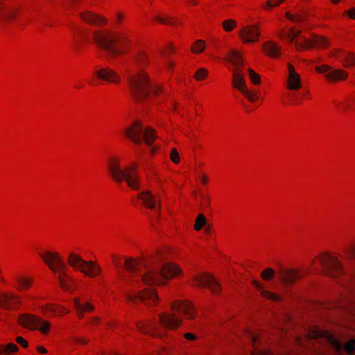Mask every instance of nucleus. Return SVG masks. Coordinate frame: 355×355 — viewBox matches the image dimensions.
I'll list each match as a JSON object with an SVG mask.
<instances>
[{
    "label": "nucleus",
    "instance_id": "f257e3e1",
    "mask_svg": "<svg viewBox=\"0 0 355 355\" xmlns=\"http://www.w3.org/2000/svg\"><path fill=\"white\" fill-rule=\"evenodd\" d=\"M162 256L161 252H157L154 256L140 259H126L125 268L130 272L139 273L137 281L142 284L148 286L162 284L166 279L180 272V268L173 263L161 264Z\"/></svg>",
    "mask_w": 355,
    "mask_h": 355
},
{
    "label": "nucleus",
    "instance_id": "6ab92c4d",
    "mask_svg": "<svg viewBox=\"0 0 355 355\" xmlns=\"http://www.w3.org/2000/svg\"><path fill=\"white\" fill-rule=\"evenodd\" d=\"M80 17L84 21L96 26L106 24L107 20L103 16L87 10L80 13Z\"/></svg>",
    "mask_w": 355,
    "mask_h": 355
},
{
    "label": "nucleus",
    "instance_id": "680f3d73",
    "mask_svg": "<svg viewBox=\"0 0 355 355\" xmlns=\"http://www.w3.org/2000/svg\"><path fill=\"white\" fill-rule=\"evenodd\" d=\"M171 51H174V46H173L172 45H170L169 47H168Z\"/></svg>",
    "mask_w": 355,
    "mask_h": 355
},
{
    "label": "nucleus",
    "instance_id": "79ce46f5",
    "mask_svg": "<svg viewBox=\"0 0 355 355\" xmlns=\"http://www.w3.org/2000/svg\"><path fill=\"white\" fill-rule=\"evenodd\" d=\"M286 17L293 21H296V22L302 21V17L300 15H297L294 16V15L290 14L289 12H287Z\"/></svg>",
    "mask_w": 355,
    "mask_h": 355
},
{
    "label": "nucleus",
    "instance_id": "f3484780",
    "mask_svg": "<svg viewBox=\"0 0 355 355\" xmlns=\"http://www.w3.org/2000/svg\"><path fill=\"white\" fill-rule=\"evenodd\" d=\"M301 277L302 274L293 269H282L278 272V279L286 286L291 285Z\"/></svg>",
    "mask_w": 355,
    "mask_h": 355
},
{
    "label": "nucleus",
    "instance_id": "e2e57ef3",
    "mask_svg": "<svg viewBox=\"0 0 355 355\" xmlns=\"http://www.w3.org/2000/svg\"><path fill=\"white\" fill-rule=\"evenodd\" d=\"M334 3H338L340 0H331Z\"/></svg>",
    "mask_w": 355,
    "mask_h": 355
},
{
    "label": "nucleus",
    "instance_id": "c85d7f7f",
    "mask_svg": "<svg viewBox=\"0 0 355 355\" xmlns=\"http://www.w3.org/2000/svg\"><path fill=\"white\" fill-rule=\"evenodd\" d=\"M344 61L343 66L345 67H352L355 64V55L351 53H344L340 56Z\"/></svg>",
    "mask_w": 355,
    "mask_h": 355
},
{
    "label": "nucleus",
    "instance_id": "c9c22d12",
    "mask_svg": "<svg viewBox=\"0 0 355 355\" xmlns=\"http://www.w3.org/2000/svg\"><path fill=\"white\" fill-rule=\"evenodd\" d=\"M19 350V347L14 343H8L3 350L0 347V353L5 352L6 354H9L10 352H17Z\"/></svg>",
    "mask_w": 355,
    "mask_h": 355
},
{
    "label": "nucleus",
    "instance_id": "aec40b11",
    "mask_svg": "<svg viewBox=\"0 0 355 355\" xmlns=\"http://www.w3.org/2000/svg\"><path fill=\"white\" fill-rule=\"evenodd\" d=\"M19 7L15 6H5L0 0V24L4 21H9L12 20L19 10Z\"/></svg>",
    "mask_w": 355,
    "mask_h": 355
},
{
    "label": "nucleus",
    "instance_id": "5701e85b",
    "mask_svg": "<svg viewBox=\"0 0 355 355\" xmlns=\"http://www.w3.org/2000/svg\"><path fill=\"white\" fill-rule=\"evenodd\" d=\"M263 49L267 55L272 58H277L280 54V47L279 45L270 40L263 44Z\"/></svg>",
    "mask_w": 355,
    "mask_h": 355
},
{
    "label": "nucleus",
    "instance_id": "a18cd8bd",
    "mask_svg": "<svg viewBox=\"0 0 355 355\" xmlns=\"http://www.w3.org/2000/svg\"><path fill=\"white\" fill-rule=\"evenodd\" d=\"M331 339L332 345H334L335 349L337 351H340L342 349V347H343L342 344L339 341L336 340L333 336H331Z\"/></svg>",
    "mask_w": 355,
    "mask_h": 355
},
{
    "label": "nucleus",
    "instance_id": "ddd939ff",
    "mask_svg": "<svg viewBox=\"0 0 355 355\" xmlns=\"http://www.w3.org/2000/svg\"><path fill=\"white\" fill-rule=\"evenodd\" d=\"M21 304L19 296L14 293H0V308L12 311L18 308Z\"/></svg>",
    "mask_w": 355,
    "mask_h": 355
},
{
    "label": "nucleus",
    "instance_id": "1a4fd4ad",
    "mask_svg": "<svg viewBox=\"0 0 355 355\" xmlns=\"http://www.w3.org/2000/svg\"><path fill=\"white\" fill-rule=\"evenodd\" d=\"M319 262L323 273L328 276L337 277L344 272L342 263L336 257L324 254L319 258Z\"/></svg>",
    "mask_w": 355,
    "mask_h": 355
},
{
    "label": "nucleus",
    "instance_id": "f03ea898",
    "mask_svg": "<svg viewBox=\"0 0 355 355\" xmlns=\"http://www.w3.org/2000/svg\"><path fill=\"white\" fill-rule=\"evenodd\" d=\"M173 313H162L159 316V322L155 323L149 320L136 322L137 330L143 334H149L151 336L161 337L164 332L160 328L175 329L182 322V319L177 315V313H182L189 318L194 317L193 306L191 303L184 301H177L172 304Z\"/></svg>",
    "mask_w": 355,
    "mask_h": 355
},
{
    "label": "nucleus",
    "instance_id": "f8f14e48",
    "mask_svg": "<svg viewBox=\"0 0 355 355\" xmlns=\"http://www.w3.org/2000/svg\"><path fill=\"white\" fill-rule=\"evenodd\" d=\"M127 299L130 304H135L141 301L146 304L155 303L158 300V296L154 289L143 290L136 294L128 295Z\"/></svg>",
    "mask_w": 355,
    "mask_h": 355
},
{
    "label": "nucleus",
    "instance_id": "9b49d317",
    "mask_svg": "<svg viewBox=\"0 0 355 355\" xmlns=\"http://www.w3.org/2000/svg\"><path fill=\"white\" fill-rule=\"evenodd\" d=\"M40 256L53 272H57L58 271L64 272L67 269L66 263L58 253H53L48 251L44 254L40 253Z\"/></svg>",
    "mask_w": 355,
    "mask_h": 355
},
{
    "label": "nucleus",
    "instance_id": "864d4df0",
    "mask_svg": "<svg viewBox=\"0 0 355 355\" xmlns=\"http://www.w3.org/2000/svg\"><path fill=\"white\" fill-rule=\"evenodd\" d=\"M75 341L79 344H85L87 343V340L79 337H76Z\"/></svg>",
    "mask_w": 355,
    "mask_h": 355
},
{
    "label": "nucleus",
    "instance_id": "ea45409f",
    "mask_svg": "<svg viewBox=\"0 0 355 355\" xmlns=\"http://www.w3.org/2000/svg\"><path fill=\"white\" fill-rule=\"evenodd\" d=\"M345 256L349 259H355V245L348 246L345 250Z\"/></svg>",
    "mask_w": 355,
    "mask_h": 355
},
{
    "label": "nucleus",
    "instance_id": "5fc2aeb1",
    "mask_svg": "<svg viewBox=\"0 0 355 355\" xmlns=\"http://www.w3.org/2000/svg\"><path fill=\"white\" fill-rule=\"evenodd\" d=\"M36 349L38 352L42 354H46L47 352V350L42 346H37Z\"/></svg>",
    "mask_w": 355,
    "mask_h": 355
},
{
    "label": "nucleus",
    "instance_id": "603ef678",
    "mask_svg": "<svg viewBox=\"0 0 355 355\" xmlns=\"http://www.w3.org/2000/svg\"><path fill=\"white\" fill-rule=\"evenodd\" d=\"M288 73H289V75L288 76H291V75H294V74H297L295 71V69L293 67V65H291V64H288Z\"/></svg>",
    "mask_w": 355,
    "mask_h": 355
},
{
    "label": "nucleus",
    "instance_id": "0eeeda50",
    "mask_svg": "<svg viewBox=\"0 0 355 355\" xmlns=\"http://www.w3.org/2000/svg\"><path fill=\"white\" fill-rule=\"evenodd\" d=\"M125 135L137 145L141 144L144 139L146 145L150 146L157 138L153 128L150 127L144 128L139 121H136L131 127L127 128L125 130Z\"/></svg>",
    "mask_w": 355,
    "mask_h": 355
},
{
    "label": "nucleus",
    "instance_id": "a211bd4d",
    "mask_svg": "<svg viewBox=\"0 0 355 355\" xmlns=\"http://www.w3.org/2000/svg\"><path fill=\"white\" fill-rule=\"evenodd\" d=\"M97 77L111 83L118 84L121 81V77L115 71L109 67L100 69L95 72Z\"/></svg>",
    "mask_w": 355,
    "mask_h": 355
},
{
    "label": "nucleus",
    "instance_id": "393cba45",
    "mask_svg": "<svg viewBox=\"0 0 355 355\" xmlns=\"http://www.w3.org/2000/svg\"><path fill=\"white\" fill-rule=\"evenodd\" d=\"M252 284H253L254 286H255L257 289L261 290V297L266 298V299H270L275 302H277V301L280 300V296H279L275 293H270L268 291L262 290V286L261 285V284L259 282L254 280L252 282Z\"/></svg>",
    "mask_w": 355,
    "mask_h": 355
},
{
    "label": "nucleus",
    "instance_id": "de8ad7c7",
    "mask_svg": "<svg viewBox=\"0 0 355 355\" xmlns=\"http://www.w3.org/2000/svg\"><path fill=\"white\" fill-rule=\"evenodd\" d=\"M58 279H59V282H60V285L62 287V288H63L64 290H68L69 285L65 282V280L61 276H59Z\"/></svg>",
    "mask_w": 355,
    "mask_h": 355
},
{
    "label": "nucleus",
    "instance_id": "a19ab883",
    "mask_svg": "<svg viewBox=\"0 0 355 355\" xmlns=\"http://www.w3.org/2000/svg\"><path fill=\"white\" fill-rule=\"evenodd\" d=\"M171 159L175 164L178 163L180 162V157L178 152L175 148H173L171 152Z\"/></svg>",
    "mask_w": 355,
    "mask_h": 355
},
{
    "label": "nucleus",
    "instance_id": "f704fd0d",
    "mask_svg": "<svg viewBox=\"0 0 355 355\" xmlns=\"http://www.w3.org/2000/svg\"><path fill=\"white\" fill-rule=\"evenodd\" d=\"M275 274V270L271 268H267L261 272V277L266 280L269 281L270 280Z\"/></svg>",
    "mask_w": 355,
    "mask_h": 355
},
{
    "label": "nucleus",
    "instance_id": "e433bc0d",
    "mask_svg": "<svg viewBox=\"0 0 355 355\" xmlns=\"http://www.w3.org/2000/svg\"><path fill=\"white\" fill-rule=\"evenodd\" d=\"M345 350L349 354L355 352V340H350L344 346Z\"/></svg>",
    "mask_w": 355,
    "mask_h": 355
},
{
    "label": "nucleus",
    "instance_id": "8fccbe9b",
    "mask_svg": "<svg viewBox=\"0 0 355 355\" xmlns=\"http://www.w3.org/2000/svg\"><path fill=\"white\" fill-rule=\"evenodd\" d=\"M346 12L350 18L355 19V8H352Z\"/></svg>",
    "mask_w": 355,
    "mask_h": 355
},
{
    "label": "nucleus",
    "instance_id": "052dcab7",
    "mask_svg": "<svg viewBox=\"0 0 355 355\" xmlns=\"http://www.w3.org/2000/svg\"><path fill=\"white\" fill-rule=\"evenodd\" d=\"M173 65H174V64H173V62H168V67L169 68L172 67Z\"/></svg>",
    "mask_w": 355,
    "mask_h": 355
},
{
    "label": "nucleus",
    "instance_id": "bf43d9fd",
    "mask_svg": "<svg viewBox=\"0 0 355 355\" xmlns=\"http://www.w3.org/2000/svg\"><path fill=\"white\" fill-rule=\"evenodd\" d=\"M113 261H114L116 266H119L120 265V263L118 261H116V260L114 257H113Z\"/></svg>",
    "mask_w": 355,
    "mask_h": 355
},
{
    "label": "nucleus",
    "instance_id": "423d86ee",
    "mask_svg": "<svg viewBox=\"0 0 355 355\" xmlns=\"http://www.w3.org/2000/svg\"><path fill=\"white\" fill-rule=\"evenodd\" d=\"M301 32L292 28L288 33L281 31L279 36L281 38L286 37L290 42H294L297 50H309L313 46L318 47H327L329 45V40L323 37L314 35L312 39H307L300 35Z\"/></svg>",
    "mask_w": 355,
    "mask_h": 355
},
{
    "label": "nucleus",
    "instance_id": "2eb2a0df",
    "mask_svg": "<svg viewBox=\"0 0 355 355\" xmlns=\"http://www.w3.org/2000/svg\"><path fill=\"white\" fill-rule=\"evenodd\" d=\"M328 65H321L315 68L319 73H325V77L332 81L342 80L347 77V73L342 69H332Z\"/></svg>",
    "mask_w": 355,
    "mask_h": 355
},
{
    "label": "nucleus",
    "instance_id": "0e129e2a",
    "mask_svg": "<svg viewBox=\"0 0 355 355\" xmlns=\"http://www.w3.org/2000/svg\"><path fill=\"white\" fill-rule=\"evenodd\" d=\"M191 3L193 4V5H196V4H197V1L196 0H193L191 1Z\"/></svg>",
    "mask_w": 355,
    "mask_h": 355
},
{
    "label": "nucleus",
    "instance_id": "c03bdc74",
    "mask_svg": "<svg viewBox=\"0 0 355 355\" xmlns=\"http://www.w3.org/2000/svg\"><path fill=\"white\" fill-rule=\"evenodd\" d=\"M16 342L23 347H27L28 346V342L21 336L16 338Z\"/></svg>",
    "mask_w": 355,
    "mask_h": 355
},
{
    "label": "nucleus",
    "instance_id": "473e14b6",
    "mask_svg": "<svg viewBox=\"0 0 355 355\" xmlns=\"http://www.w3.org/2000/svg\"><path fill=\"white\" fill-rule=\"evenodd\" d=\"M242 94L251 102H254L257 98L256 93L252 91H249L246 87L241 90Z\"/></svg>",
    "mask_w": 355,
    "mask_h": 355
},
{
    "label": "nucleus",
    "instance_id": "7ed1b4c3",
    "mask_svg": "<svg viewBox=\"0 0 355 355\" xmlns=\"http://www.w3.org/2000/svg\"><path fill=\"white\" fill-rule=\"evenodd\" d=\"M93 41L110 55H121L125 52L129 40L123 34L107 29H96L92 32Z\"/></svg>",
    "mask_w": 355,
    "mask_h": 355
},
{
    "label": "nucleus",
    "instance_id": "09e8293b",
    "mask_svg": "<svg viewBox=\"0 0 355 355\" xmlns=\"http://www.w3.org/2000/svg\"><path fill=\"white\" fill-rule=\"evenodd\" d=\"M184 338L187 340H193L196 338V336L191 333H186L184 334Z\"/></svg>",
    "mask_w": 355,
    "mask_h": 355
},
{
    "label": "nucleus",
    "instance_id": "9d476101",
    "mask_svg": "<svg viewBox=\"0 0 355 355\" xmlns=\"http://www.w3.org/2000/svg\"><path fill=\"white\" fill-rule=\"evenodd\" d=\"M18 321L23 327L31 329L39 330L44 334H47L51 327L49 322L27 313L19 315Z\"/></svg>",
    "mask_w": 355,
    "mask_h": 355
},
{
    "label": "nucleus",
    "instance_id": "69168bd1",
    "mask_svg": "<svg viewBox=\"0 0 355 355\" xmlns=\"http://www.w3.org/2000/svg\"><path fill=\"white\" fill-rule=\"evenodd\" d=\"M117 19H118V20H119H119H121V15L120 14H118V15H117Z\"/></svg>",
    "mask_w": 355,
    "mask_h": 355
},
{
    "label": "nucleus",
    "instance_id": "39448f33",
    "mask_svg": "<svg viewBox=\"0 0 355 355\" xmlns=\"http://www.w3.org/2000/svg\"><path fill=\"white\" fill-rule=\"evenodd\" d=\"M108 168L112 178L117 183L125 180L132 189L138 191L141 189L140 178L136 172L137 166L132 165L122 169L119 160L113 158L108 162Z\"/></svg>",
    "mask_w": 355,
    "mask_h": 355
},
{
    "label": "nucleus",
    "instance_id": "4468645a",
    "mask_svg": "<svg viewBox=\"0 0 355 355\" xmlns=\"http://www.w3.org/2000/svg\"><path fill=\"white\" fill-rule=\"evenodd\" d=\"M194 285L196 286H207L214 294H218L220 286L218 282L210 275L204 274L193 277Z\"/></svg>",
    "mask_w": 355,
    "mask_h": 355
},
{
    "label": "nucleus",
    "instance_id": "72a5a7b5",
    "mask_svg": "<svg viewBox=\"0 0 355 355\" xmlns=\"http://www.w3.org/2000/svg\"><path fill=\"white\" fill-rule=\"evenodd\" d=\"M205 49V42L199 40L196 42L194 46L192 48V51L195 53H201Z\"/></svg>",
    "mask_w": 355,
    "mask_h": 355
},
{
    "label": "nucleus",
    "instance_id": "6e6552de",
    "mask_svg": "<svg viewBox=\"0 0 355 355\" xmlns=\"http://www.w3.org/2000/svg\"><path fill=\"white\" fill-rule=\"evenodd\" d=\"M68 263L71 267L80 270L88 277H94L101 272V268L97 263L93 261H85L79 254L74 252L69 254Z\"/></svg>",
    "mask_w": 355,
    "mask_h": 355
},
{
    "label": "nucleus",
    "instance_id": "b1692460",
    "mask_svg": "<svg viewBox=\"0 0 355 355\" xmlns=\"http://www.w3.org/2000/svg\"><path fill=\"white\" fill-rule=\"evenodd\" d=\"M232 85L234 88L240 91L246 87L243 74L239 70L233 72Z\"/></svg>",
    "mask_w": 355,
    "mask_h": 355
},
{
    "label": "nucleus",
    "instance_id": "2f4dec72",
    "mask_svg": "<svg viewBox=\"0 0 355 355\" xmlns=\"http://www.w3.org/2000/svg\"><path fill=\"white\" fill-rule=\"evenodd\" d=\"M236 25V21L234 19H230L223 22V27L227 32L232 31Z\"/></svg>",
    "mask_w": 355,
    "mask_h": 355
},
{
    "label": "nucleus",
    "instance_id": "bb28decb",
    "mask_svg": "<svg viewBox=\"0 0 355 355\" xmlns=\"http://www.w3.org/2000/svg\"><path fill=\"white\" fill-rule=\"evenodd\" d=\"M301 87L300 78L299 74L288 76V88L297 90Z\"/></svg>",
    "mask_w": 355,
    "mask_h": 355
},
{
    "label": "nucleus",
    "instance_id": "cd10ccee",
    "mask_svg": "<svg viewBox=\"0 0 355 355\" xmlns=\"http://www.w3.org/2000/svg\"><path fill=\"white\" fill-rule=\"evenodd\" d=\"M44 311L47 313H52V314H57V315H61L67 313V311L65 310L64 308L54 306V305H46L44 308Z\"/></svg>",
    "mask_w": 355,
    "mask_h": 355
},
{
    "label": "nucleus",
    "instance_id": "13d9d810",
    "mask_svg": "<svg viewBox=\"0 0 355 355\" xmlns=\"http://www.w3.org/2000/svg\"><path fill=\"white\" fill-rule=\"evenodd\" d=\"M202 198H204L205 202L207 204H209V198H207V197H205V196H202Z\"/></svg>",
    "mask_w": 355,
    "mask_h": 355
},
{
    "label": "nucleus",
    "instance_id": "338daca9",
    "mask_svg": "<svg viewBox=\"0 0 355 355\" xmlns=\"http://www.w3.org/2000/svg\"><path fill=\"white\" fill-rule=\"evenodd\" d=\"M252 355H256L254 352H252Z\"/></svg>",
    "mask_w": 355,
    "mask_h": 355
},
{
    "label": "nucleus",
    "instance_id": "412c9836",
    "mask_svg": "<svg viewBox=\"0 0 355 355\" xmlns=\"http://www.w3.org/2000/svg\"><path fill=\"white\" fill-rule=\"evenodd\" d=\"M137 198L142 200L144 206L154 209L156 205L155 196L149 191H141L137 195Z\"/></svg>",
    "mask_w": 355,
    "mask_h": 355
},
{
    "label": "nucleus",
    "instance_id": "58836bf2",
    "mask_svg": "<svg viewBox=\"0 0 355 355\" xmlns=\"http://www.w3.org/2000/svg\"><path fill=\"white\" fill-rule=\"evenodd\" d=\"M207 74V69H205L204 68H201V69H199L196 71L194 77H195V78L196 80H201L204 79L206 77Z\"/></svg>",
    "mask_w": 355,
    "mask_h": 355
},
{
    "label": "nucleus",
    "instance_id": "dca6fc26",
    "mask_svg": "<svg viewBox=\"0 0 355 355\" xmlns=\"http://www.w3.org/2000/svg\"><path fill=\"white\" fill-rule=\"evenodd\" d=\"M239 35L245 43L258 41L259 33L257 25L243 26L239 32Z\"/></svg>",
    "mask_w": 355,
    "mask_h": 355
},
{
    "label": "nucleus",
    "instance_id": "20e7f679",
    "mask_svg": "<svg viewBox=\"0 0 355 355\" xmlns=\"http://www.w3.org/2000/svg\"><path fill=\"white\" fill-rule=\"evenodd\" d=\"M130 92L136 101H140L148 97L150 94H158L162 92L159 86L153 85L143 71L132 73L128 69H125Z\"/></svg>",
    "mask_w": 355,
    "mask_h": 355
},
{
    "label": "nucleus",
    "instance_id": "7c9ffc66",
    "mask_svg": "<svg viewBox=\"0 0 355 355\" xmlns=\"http://www.w3.org/2000/svg\"><path fill=\"white\" fill-rule=\"evenodd\" d=\"M206 223V218L205 216L202 214H200L198 215L196 219V224H195V229L197 231H199L202 229V227L205 225Z\"/></svg>",
    "mask_w": 355,
    "mask_h": 355
},
{
    "label": "nucleus",
    "instance_id": "4c0bfd02",
    "mask_svg": "<svg viewBox=\"0 0 355 355\" xmlns=\"http://www.w3.org/2000/svg\"><path fill=\"white\" fill-rule=\"evenodd\" d=\"M248 71L251 81L255 85L259 84L260 83V76H259V74H257L251 69H249Z\"/></svg>",
    "mask_w": 355,
    "mask_h": 355
},
{
    "label": "nucleus",
    "instance_id": "3c124183",
    "mask_svg": "<svg viewBox=\"0 0 355 355\" xmlns=\"http://www.w3.org/2000/svg\"><path fill=\"white\" fill-rule=\"evenodd\" d=\"M147 60V56L144 53H141L138 57V62H145Z\"/></svg>",
    "mask_w": 355,
    "mask_h": 355
},
{
    "label": "nucleus",
    "instance_id": "4d7b16f0",
    "mask_svg": "<svg viewBox=\"0 0 355 355\" xmlns=\"http://www.w3.org/2000/svg\"><path fill=\"white\" fill-rule=\"evenodd\" d=\"M98 320H99V318H98V317H94V318H93L92 319V322L93 324H96V323H97V322H98Z\"/></svg>",
    "mask_w": 355,
    "mask_h": 355
},
{
    "label": "nucleus",
    "instance_id": "6e6d98bb",
    "mask_svg": "<svg viewBox=\"0 0 355 355\" xmlns=\"http://www.w3.org/2000/svg\"><path fill=\"white\" fill-rule=\"evenodd\" d=\"M202 183L205 184L207 183V177L205 175H202L201 178Z\"/></svg>",
    "mask_w": 355,
    "mask_h": 355
},
{
    "label": "nucleus",
    "instance_id": "c756f323",
    "mask_svg": "<svg viewBox=\"0 0 355 355\" xmlns=\"http://www.w3.org/2000/svg\"><path fill=\"white\" fill-rule=\"evenodd\" d=\"M16 281L18 283L19 290L28 288L31 285V281L24 277H16Z\"/></svg>",
    "mask_w": 355,
    "mask_h": 355
},
{
    "label": "nucleus",
    "instance_id": "a878e982",
    "mask_svg": "<svg viewBox=\"0 0 355 355\" xmlns=\"http://www.w3.org/2000/svg\"><path fill=\"white\" fill-rule=\"evenodd\" d=\"M228 60L235 66L239 67L243 64V60L240 53L234 49H232L228 53Z\"/></svg>",
    "mask_w": 355,
    "mask_h": 355
},
{
    "label": "nucleus",
    "instance_id": "49530a36",
    "mask_svg": "<svg viewBox=\"0 0 355 355\" xmlns=\"http://www.w3.org/2000/svg\"><path fill=\"white\" fill-rule=\"evenodd\" d=\"M156 19L161 24H173V23L168 19L162 17H157Z\"/></svg>",
    "mask_w": 355,
    "mask_h": 355
},
{
    "label": "nucleus",
    "instance_id": "37998d69",
    "mask_svg": "<svg viewBox=\"0 0 355 355\" xmlns=\"http://www.w3.org/2000/svg\"><path fill=\"white\" fill-rule=\"evenodd\" d=\"M248 336H249V339L250 340V342L253 344V345H256L258 342V340H259V337L257 336V334H256L255 333L252 332V331H249L248 333Z\"/></svg>",
    "mask_w": 355,
    "mask_h": 355
},
{
    "label": "nucleus",
    "instance_id": "4be33fe9",
    "mask_svg": "<svg viewBox=\"0 0 355 355\" xmlns=\"http://www.w3.org/2000/svg\"><path fill=\"white\" fill-rule=\"evenodd\" d=\"M75 309L80 318L83 317L85 311H92L94 309V306L88 302H80L78 299L73 301Z\"/></svg>",
    "mask_w": 355,
    "mask_h": 355
}]
</instances>
